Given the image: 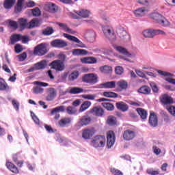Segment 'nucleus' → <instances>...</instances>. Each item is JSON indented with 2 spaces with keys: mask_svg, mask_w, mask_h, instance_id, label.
<instances>
[{
  "mask_svg": "<svg viewBox=\"0 0 175 175\" xmlns=\"http://www.w3.org/2000/svg\"><path fill=\"white\" fill-rule=\"evenodd\" d=\"M137 113L140 116L142 120H146L147 118V111L143 108H137Z\"/></svg>",
  "mask_w": 175,
  "mask_h": 175,
  "instance_id": "c85d7f7f",
  "label": "nucleus"
},
{
  "mask_svg": "<svg viewBox=\"0 0 175 175\" xmlns=\"http://www.w3.org/2000/svg\"><path fill=\"white\" fill-rule=\"evenodd\" d=\"M48 95L46 97V100L48 102H51V100H54V98L57 96V90L55 88H49L47 89Z\"/></svg>",
  "mask_w": 175,
  "mask_h": 175,
  "instance_id": "2eb2a0df",
  "label": "nucleus"
},
{
  "mask_svg": "<svg viewBox=\"0 0 175 175\" xmlns=\"http://www.w3.org/2000/svg\"><path fill=\"white\" fill-rule=\"evenodd\" d=\"M81 80L83 83L94 85V84H96V83L99 81V77H98V75L95 73L85 74L82 77Z\"/></svg>",
  "mask_w": 175,
  "mask_h": 175,
  "instance_id": "f257e3e1",
  "label": "nucleus"
},
{
  "mask_svg": "<svg viewBox=\"0 0 175 175\" xmlns=\"http://www.w3.org/2000/svg\"><path fill=\"white\" fill-rule=\"evenodd\" d=\"M138 92H139V94H144V95H150L151 89L147 85H144L138 90Z\"/></svg>",
  "mask_w": 175,
  "mask_h": 175,
  "instance_id": "cd10ccee",
  "label": "nucleus"
},
{
  "mask_svg": "<svg viewBox=\"0 0 175 175\" xmlns=\"http://www.w3.org/2000/svg\"><path fill=\"white\" fill-rule=\"evenodd\" d=\"M106 145V137L105 135H96L91 141V146L98 148L100 147H105Z\"/></svg>",
  "mask_w": 175,
  "mask_h": 175,
  "instance_id": "f03ea898",
  "label": "nucleus"
},
{
  "mask_svg": "<svg viewBox=\"0 0 175 175\" xmlns=\"http://www.w3.org/2000/svg\"><path fill=\"white\" fill-rule=\"evenodd\" d=\"M63 36H64V38H66V39H68V40H70L71 42H75V43H79V44H77V47H81L82 49H85L86 47L85 44L83 43V42H81L80 40L77 38V37L74 36H70L66 33H64L63 34Z\"/></svg>",
  "mask_w": 175,
  "mask_h": 175,
  "instance_id": "1a4fd4ad",
  "label": "nucleus"
},
{
  "mask_svg": "<svg viewBox=\"0 0 175 175\" xmlns=\"http://www.w3.org/2000/svg\"><path fill=\"white\" fill-rule=\"evenodd\" d=\"M51 46L56 49H64L68 46V42L62 39H55L51 41Z\"/></svg>",
  "mask_w": 175,
  "mask_h": 175,
  "instance_id": "6e6552de",
  "label": "nucleus"
},
{
  "mask_svg": "<svg viewBox=\"0 0 175 175\" xmlns=\"http://www.w3.org/2000/svg\"><path fill=\"white\" fill-rule=\"evenodd\" d=\"M47 64H46V62L41 61L38 63H36L34 65L35 70H40V69H44Z\"/></svg>",
  "mask_w": 175,
  "mask_h": 175,
  "instance_id": "37998d69",
  "label": "nucleus"
},
{
  "mask_svg": "<svg viewBox=\"0 0 175 175\" xmlns=\"http://www.w3.org/2000/svg\"><path fill=\"white\" fill-rule=\"evenodd\" d=\"M39 25V19L38 18H33L27 25V28L31 29V28H35V27H38Z\"/></svg>",
  "mask_w": 175,
  "mask_h": 175,
  "instance_id": "e433bc0d",
  "label": "nucleus"
},
{
  "mask_svg": "<svg viewBox=\"0 0 175 175\" xmlns=\"http://www.w3.org/2000/svg\"><path fill=\"white\" fill-rule=\"evenodd\" d=\"M46 8L49 13H57V12H58V6L54 3H46Z\"/></svg>",
  "mask_w": 175,
  "mask_h": 175,
  "instance_id": "6ab92c4d",
  "label": "nucleus"
},
{
  "mask_svg": "<svg viewBox=\"0 0 175 175\" xmlns=\"http://www.w3.org/2000/svg\"><path fill=\"white\" fill-rule=\"evenodd\" d=\"M150 17L152 20H154L158 24L162 25V27H169V21H167V20H166V18H165L161 14L154 12L150 15Z\"/></svg>",
  "mask_w": 175,
  "mask_h": 175,
  "instance_id": "7ed1b4c3",
  "label": "nucleus"
},
{
  "mask_svg": "<svg viewBox=\"0 0 175 175\" xmlns=\"http://www.w3.org/2000/svg\"><path fill=\"white\" fill-rule=\"evenodd\" d=\"M96 132V131L93 127L85 129L82 131V137L85 139H91V137L95 135Z\"/></svg>",
  "mask_w": 175,
  "mask_h": 175,
  "instance_id": "9d476101",
  "label": "nucleus"
},
{
  "mask_svg": "<svg viewBox=\"0 0 175 175\" xmlns=\"http://www.w3.org/2000/svg\"><path fill=\"white\" fill-rule=\"evenodd\" d=\"M12 105L13 107L16 110V111H18L20 110V103L17 101L16 99H12Z\"/></svg>",
  "mask_w": 175,
  "mask_h": 175,
  "instance_id": "864d4df0",
  "label": "nucleus"
},
{
  "mask_svg": "<svg viewBox=\"0 0 175 175\" xmlns=\"http://www.w3.org/2000/svg\"><path fill=\"white\" fill-rule=\"evenodd\" d=\"M79 17H82L83 18H87V17L90 16V12L87 10H81L79 11H77L75 12Z\"/></svg>",
  "mask_w": 175,
  "mask_h": 175,
  "instance_id": "72a5a7b5",
  "label": "nucleus"
},
{
  "mask_svg": "<svg viewBox=\"0 0 175 175\" xmlns=\"http://www.w3.org/2000/svg\"><path fill=\"white\" fill-rule=\"evenodd\" d=\"M31 116L32 118V120L34 121L35 124H37V125H39L40 120L38 116H36V115L33 112H31Z\"/></svg>",
  "mask_w": 175,
  "mask_h": 175,
  "instance_id": "e2e57ef3",
  "label": "nucleus"
},
{
  "mask_svg": "<svg viewBox=\"0 0 175 175\" xmlns=\"http://www.w3.org/2000/svg\"><path fill=\"white\" fill-rule=\"evenodd\" d=\"M23 2L17 1L16 6L14 7V13H21L23 12Z\"/></svg>",
  "mask_w": 175,
  "mask_h": 175,
  "instance_id": "a18cd8bd",
  "label": "nucleus"
},
{
  "mask_svg": "<svg viewBox=\"0 0 175 175\" xmlns=\"http://www.w3.org/2000/svg\"><path fill=\"white\" fill-rule=\"evenodd\" d=\"M91 121H92L91 117L88 116H83L79 119V124H81V126H84L90 125V124H91Z\"/></svg>",
  "mask_w": 175,
  "mask_h": 175,
  "instance_id": "a211bd4d",
  "label": "nucleus"
},
{
  "mask_svg": "<svg viewBox=\"0 0 175 175\" xmlns=\"http://www.w3.org/2000/svg\"><path fill=\"white\" fill-rule=\"evenodd\" d=\"M0 80H2L0 81V91H5V90H8L9 85H8V83L3 79L1 78Z\"/></svg>",
  "mask_w": 175,
  "mask_h": 175,
  "instance_id": "de8ad7c7",
  "label": "nucleus"
},
{
  "mask_svg": "<svg viewBox=\"0 0 175 175\" xmlns=\"http://www.w3.org/2000/svg\"><path fill=\"white\" fill-rule=\"evenodd\" d=\"M102 88H116V81H109L101 84Z\"/></svg>",
  "mask_w": 175,
  "mask_h": 175,
  "instance_id": "c03bdc74",
  "label": "nucleus"
},
{
  "mask_svg": "<svg viewBox=\"0 0 175 175\" xmlns=\"http://www.w3.org/2000/svg\"><path fill=\"white\" fill-rule=\"evenodd\" d=\"M33 84L38 87H49V83L39 81H34Z\"/></svg>",
  "mask_w": 175,
  "mask_h": 175,
  "instance_id": "5fc2aeb1",
  "label": "nucleus"
},
{
  "mask_svg": "<svg viewBox=\"0 0 175 175\" xmlns=\"http://www.w3.org/2000/svg\"><path fill=\"white\" fill-rule=\"evenodd\" d=\"M88 51L85 49H75L72 51L73 55H87Z\"/></svg>",
  "mask_w": 175,
  "mask_h": 175,
  "instance_id": "58836bf2",
  "label": "nucleus"
},
{
  "mask_svg": "<svg viewBox=\"0 0 175 175\" xmlns=\"http://www.w3.org/2000/svg\"><path fill=\"white\" fill-rule=\"evenodd\" d=\"M148 13V9L142 7L139 8L134 11V14L136 17H143L144 15Z\"/></svg>",
  "mask_w": 175,
  "mask_h": 175,
  "instance_id": "f3484780",
  "label": "nucleus"
},
{
  "mask_svg": "<svg viewBox=\"0 0 175 175\" xmlns=\"http://www.w3.org/2000/svg\"><path fill=\"white\" fill-rule=\"evenodd\" d=\"M116 50L118 51L120 54H123V55H126L127 57H132V54L130 53L126 49L118 46L116 47Z\"/></svg>",
  "mask_w": 175,
  "mask_h": 175,
  "instance_id": "a878e982",
  "label": "nucleus"
},
{
  "mask_svg": "<svg viewBox=\"0 0 175 175\" xmlns=\"http://www.w3.org/2000/svg\"><path fill=\"white\" fill-rule=\"evenodd\" d=\"M143 35L144 38L152 39V38L157 36V35H166V33L161 29H148L143 31Z\"/></svg>",
  "mask_w": 175,
  "mask_h": 175,
  "instance_id": "20e7f679",
  "label": "nucleus"
},
{
  "mask_svg": "<svg viewBox=\"0 0 175 175\" xmlns=\"http://www.w3.org/2000/svg\"><path fill=\"white\" fill-rule=\"evenodd\" d=\"M116 143V136H114V133L113 131H109L107 133V146L108 148H111Z\"/></svg>",
  "mask_w": 175,
  "mask_h": 175,
  "instance_id": "9b49d317",
  "label": "nucleus"
},
{
  "mask_svg": "<svg viewBox=\"0 0 175 175\" xmlns=\"http://www.w3.org/2000/svg\"><path fill=\"white\" fill-rule=\"evenodd\" d=\"M110 172L111 173H112V174L114 175H124V174H122V172L116 168H110Z\"/></svg>",
  "mask_w": 175,
  "mask_h": 175,
  "instance_id": "bf43d9fd",
  "label": "nucleus"
},
{
  "mask_svg": "<svg viewBox=\"0 0 175 175\" xmlns=\"http://www.w3.org/2000/svg\"><path fill=\"white\" fill-rule=\"evenodd\" d=\"M103 31L107 39H109V40H116V33H114L113 27L110 26H104L103 27Z\"/></svg>",
  "mask_w": 175,
  "mask_h": 175,
  "instance_id": "423d86ee",
  "label": "nucleus"
},
{
  "mask_svg": "<svg viewBox=\"0 0 175 175\" xmlns=\"http://www.w3.org/2000/svg\"><path fill=\"white\" fill-rule=\"evenodd\" d=\"M116 33L120 39H125V36H128V33L125 31V29L121 27L116 29Z\"/></svg>",
  "mask_w": 175,
  "mask_h": 175,
  "instance_id": "4be33fe9",
  "label": "nucleus"
},
{
  "mask_svg": "<svg viewBox=\"0 0 175 175\" xmlns=\"http://www.w3.org/2000/svg\"><path fill=\"white\" fill-rule=\"evenodd\" d=\"M66 112H67V114H69L70 116H72V114H76V113H77V109L75 107L68 106L66 108Z\"/></svg>",
  "mask_w": 175,
  "mask_h": 175,
  "instance_id": "09e8293b",
  "label": "nucleus"
},
{
  "mask_svg": "<svg viewBox=\"0 0 175 175\" xmlns=\"http://www.w3.org/2000/svg\"><path fill=\"white\" fill-rule=\"evenodd\" d=\"M15 3L16 0H5L3 5L4 9H10Z\"/></svg>",
  "mask_w": 175,
  "mask_h": 175,
  "instance_id": "c756f323",
  "label": "nucleus"
},
{
  "mask_svg": "<svg viewBox=\"0 0 175 175\" xmlns=\"http://www.w3.org/2000/svg\"><path fill=\"white\" fill-rule=\"evenodd\" d=\"M83 62L85 64H96V62H98V59L96 57H84L83 59Z\"/></svg>",
  "mask_w": 175,
  "mask_h": 175,
  "instance_id": "c9c22d12",
  "label": "nucleus"
},
{
  "mask_svg": "<svg viewBox=\"0 0 175 175\" xmlns=\"http://www.w3.org/2000/svg\"><path fill=\"white\" fill-rule=\"evenodd\" d=\"M91 113L97 117H103V116H105V110L99 106L93 107L91 110Z\"/></svg>",
  "mask_w": 175,
  "mask_h": 175,
  "instance_id": "dca6fc26",
  "label": "nucleus"
},
{
  "mask_svg": "<svg viewBox=\"0 0 175 175\" xmlns=\"http://www.w3.org/2000/svg\"><path fill=\"white\" fill-rule=\"evenodd\" d=\"M101 105L108 111H113L114 110V105L110 103H102Z\"/></svg>",
  "mask_w": 175,
  "mask_h": 175,
  "instance_id": "49530a36",
  "label": "nucleus"
},
{
  "mask_svg": "<svg viewBox=\"0 0 175 175\" xmlns=\"http://www.w3.org/2000/svg\"><path fill=\"white\" fill-rule=\"evenodd\" d=\"M34 55H38L42 57V55H45L47 54V46L46 43H41L35 46L33 50Z\"/></svg>",
  "mask_w": 175,
  "mask_h": 175,
  "instance_id": "39448f33",
  "label": "nucleus"
},
{
  "mask_svg": "<svg viewBox=\"0 0 175 175\" xmlns=\"http://www.w3.org/2000/svg\"><path fill=\"white\" fill-rule=\"evenodd\" d=\"M146 173L150 175H158L159 174V170H154L152 169H148Z\"/></svg>",
  "mask_w": 175,
  "mask_h": 175,
  "instance_id": "13d9d810",
  "label": "nucleus"
},
{
  "mask_svg": "<svg viewBox=\"0 0 175 175\" xmlns=\"http://www.w3.org/2000/svg\"><path fill=\"white\" fill-rule=\"evenodd\" d=\"M72 122V119L70 118H63L59 120L58 124L61 128H65L67 125H69Z\"/></svg>",
  "mask_w": 175,
  "mask_h": 175,
  "instance_id": "aec40b11",
  "label": "nucleus"
},
{
  "mask_svg": "<svg viewBox=\"0 0 175 175\" xmlns=\"http://www.w3.org/2000/svg\"><path fill=\"white\" fill-rule=\"evenodd\" d=\"M19 61H25L27 59V53L23 52V53L17 55Z\"/></svg>",
  "mask_w": 175,
  "mask_h": 175,
  "instance_id": "69168bd1",
  "label": "nucleus"
},
{
  "mask_svg": "<svg viewBox=\"0 0 175 175\" xmlns=\"http://www.w3.org/2000/svg\"><path fill=\"white\" fill-rule=\"evenodd\" d=\"M103 95L106 98H118V94L113 92H104Z\"/></svg>",
  "mask_w": 175,
  "mask_h": 175,
  "instance_id": "8fccbe9b",
  "label": "nucleus"
},
{
  "mask_svg": "<svg viewBox=\"0 0 175 175\" xmlns=\"http://www.w3.org/2000/svg\"><path fill=\"white\" fill-rule=\"evenodd\" d=\"M116 107L118 110H120L121 111H128V109H129L128 105L124 102L117 103Z\"/></svg>",
  "mask_w": 175,
  "mask_h": 175,
  "instance_id": "393cba45",
  "label": "nucleus"
},
{
  "mask_svg": "<svg viewBox=\"0 0 175 175\" xmlns=\"http://www.w3.org/2000/svg\"><path fill=\"white\" fill-rule=\"evenodd\" d=\"M14 49H15V53H16V54H18L21 53V51H23V46L20 44H17L14 46Z\"/></svg>",
  "mask_w": 175,
  "mask_h": 175,
  "instance_id": "338daca9",
  "label": "nucleus"
},
{
  "mask_svg": "<svg viewBox=\"0 0 175 175\" xmlns=\"http://www.w3.org/2000/svg\"><path fill=\"white\" fill-rule=\"evenodd\" d=\"M68 92L69 94H81L82 92H84V89L81 88L74 87V88H71L69 90Z\"/></svg>",
  "mask_w": 175,
  "mask_h": 175,
  "instance_id": "2f4dec72",
  "label": "nucleus"
},
{
  "mask_svg": "<svg viewBox=\"0 0 175 175\" xmlns=\"http://www.w3.org/2000/svg\"><path fill=\"white\" fill-rule=\"evenodd\" d=\"M99 69L101 73H104L105 75H109L113 72V68L107 65L102 66Z\"/></svg>",
  "mask_w": 175,
  "mask_h": 175,
  "instance_id": "5701e85b",
  "label": "nucleus"
},
{
  "mask_svg": "<svg viewBox=\"0 0 175 175\" xmlns=\"http://www.w3.org/2000/svg\"><path fill=\"white\" fill-rule=\"evenodd\" d=\"M64 111H65V106H59V107H56L55 108L53 109L51 114L52 116H54V114H55V113H64Z\"/></svg>",
  "mask_w": 175,
  "mask_h": 175,
  "instance_id": "79ce46f5",
  "label": "nucleus"
},
{
  "mask_svg": "<svg viewBox=\"0 0 175 175\" xmlns=\"http://www.w3.org/2000/svg\"><path fill=\"white\" fill-rule=\"evenodd\" d=\"M115 73L119 75H122L124 73V68L121 66H116L115 68Z\"/></svg>",
  "mask_w": 175,
  "mask_h": 175,
  "instance_id": "6e6d98bb",
  "label": "nucleus"
},
{
  "mask_svg": "<svg viewBox=\"0 0 175 175\" xmlns=\"http://www.w3.org/2000/svg\"><path fill=\"white\" fill-rule=\"evenodd\" d=\"M21 40V34H13L10 37L11 44H14Z\"/></svg>",
  "mask_w": 175,
  "mask_h": 175,
  "instance_id": "473e14b6",
  "label": "nucleus"
},
{
  "mask_svg": "<svg viewBox=\"0 0 175 175\" xmlns=\"http://www.w3.org/2000/svg\"><path fill=\"white\" fill-rule=\"evenodd\" d=\"M44 89L40 86H36L33 88V92L36 94H43Z\"/></svg>",
  "mask_w": 175,
  "mask_h": 175,
  "instance_id": "3c124183",
  "label": "nucleus"
},
{
  "mask_svg": "<svg viewBox=\"0 0 175 175\" xmlns=\"http://www.w3.org/2000/svg\"><path fill=\"white\" fill-rule=\"evenodd\" d=\"M57 25L60 27V28H62L66 31V32H68V33H76V31H73L72 29L68 27V25L62 23L57 22Z\"/></svg>",
  "mask_w": 175,
  "mask_h": 175,
  "instance_id": "b1692460",
  "label": "nucleus"
},
{
  "mask_svg": "<svg viewBox=\"0 0 175 175\" xmlns=\"http://www.w3.org/2000/svg\"><path fill=\"white\" fill-rule=\"evenodd\" d=\"M91 106V102L90 101H85L83 103V104L81 105L80 109L79 110V113H83V111H85L87 109H88Z\"/></svg>",
  "mask_w": 175,
  "mask_h": 175,
  "instance_id": "4c0bfd02",
  "label": "nucleus"
},
{
  "mask_svg": "<svg viewBox=\"0 0 175 175\" xmlns=\"http://www.w3.org/2000/svg\"><path fill=\"white\" fill-rule=\"evenodd\" d=\"M50 66H51L52 69H55V70H57L58 72H62L65 69V64H64V62L57 59L53 61Z\"/></svg>",
  "mask_w": 175,
  "mask_h": 175,
  "instance_id": "0eeeda50",
  "label": "nucleus"
},
{
  "mask_svg": "<svg viewBox=\"0 0 175 175\" xmlns=\"http://www.w3.org/2000/svg\"><path fill=\"white\" fill-rule=\"evenodd\" d=\"M18 24L21 29L28 28V21L24 18H21L18 20Z\"/></svg>",
  "mask_w": 175,
  "mask_h": 175,
  "instance_id": "bb28decb",
  "label": "nucleus"
},
{
  "mask_svg": "<svg viewBox=\"0 0 175 175\" xmlns=\"http://www.w3.org/2000/svg\"><path fill=\"white\" fill-rule=\"evenodd\" d=\"M135 136L136 133L131 129L124 131L123 133V139L124 140H126L127 142H129V140H133Z\"/></svg>",
  "mask_w": 175,
  "mask_h": 175,
  "instance_id": "ddd939ff",
  "label": "nucleus"
},
{
  "mask_svg": "<svg viewBox=\"0 0 175 175\" xmlns=\"http://www.w3.org/2000/svg\"><path fill=\"white\" fill-rule=\"evenodd\" d=\"M42 33L44 36H50V35H53V33H54V29L51 27H47L42 31Z\"/></svg>",
  "mask_w": 175,
  "mask_h": 175,
  "instance_id": "a19ab883",
  "label": "nucleus"
},
{
  "mask_svg": "<svg viewBox=\"0 0 175 175\" xmlns=\"http://www.w3.org/2000/svg\"><path fill=\"white\" fill-rule=\"evenodd\" d=\"M148 122L150 126H153V128L158 126V116L155 112L150 111Z\"/></svg>",
  "mask_w": 175,
  "mask_h": 175,
  "instance_id": "f8f14e48",
  "label": "nucleus"
},
{
  "mask_svg": "<svg viewBox=\"0 0 175 175\" xmlns=\"http://www.w3.org/2000/svg\"><path fill=\"white\" fill-rule=\"evenodd\" d=\"M157 72H158L159 75H160L161 76H164L165 77H169L173 76V75H172L171 73L167 72H165V71H162L161 70H159Z\"/></svg>",
  "mask_w": 175,
  "mask_h": 175,
  "instance_id": "680f3d73",
  "label": "nucleus"
},
{
  "mask_svg": "<svg viewBox=\"0 0 175 175\" xmlns=\"http://www.w3.org/2000/svg\"><path fill=\"white\" fill-rule=\"evenodd\" d=\"M31 12H32L33 16H34L35 17H37L38 16H40V10L38 7L32 9Z\"/></svg>",
  "mask_w": 175,
  "mask_h": 175,
  "instance_id": "052dcab7",
  "label": "nucleus"
},
{
  "mask_svg": "<svg viewBox=\"0 0 175 175\" xmlns=\"http://www.w3.org/2000/svg\"><path fill=\"white\" fill-rule=\"evenodd\" d=\"M168 113L171 114L173 117H175V107L174 106H170L166 107Z\"/></svg>",
  "mask_w": 175,
  "mask_h": 175,
  "instance_id": "4d7b16f0",
  "label": "nucleus"
},
{
  "mask_svg": "<svg viewBox=\"0 0 175 175\" xmlns=\"http://www.w3.org/2000/svg\"><path fill=\"white\" fill-rule=\"evenodd\" d=\"M80 76V73L77 70H75L71 72L68 76L69 81H75V80L77 79V78Z\"/></svg>",
  "mask_w": 175,
  "mask_h": 175,
  "instance_id": "f704fd0d",
  "label": "nucleus"
},
{
  "mask_svg": "<svg viewBox=\"0 0 175 175\" xmlns=\"http://www.w3.org/2000/svg\"><path fill=\"white\" fill-rule=\"evenodd\" d=\"M9 25L11 26L12 28H14L15 29H17L18 28V24L14 21H10Z\"/></svg>",
  "mask_w": 175,
  "mask_h": 175,
  "instance_id": "774afa93",
  "label": "nucleus"
},
{
  "mask_svg": "<svg viewBox=\"0 0 175 175\" xmlns=\"http://www.w3.org/2000/svg\"><path fill=\"white\" fill-rule=\"evenodd\" d=\"M160 102L162 103V105H172V103H174L173 100V98H172L168 94H163L160 97Z\"/></svg>",
  "mask_w": 175,
  "mask_h": 175,
  "instance_id": "4468645a",
  "label": "nucleus"
},
{
  "mask_svg": "<svg viewBox=\"0 0 175 175\" xmlns=\"http://www.w3.org/2000/svg\"><path fill=\"white\" fill-rule=\"evenodd\" d=\"M21 40H22V43L27 44L29 42V37L28 36H22L21 34Z\"/></svg>",
  "mask_w": 175,
  "mask_h": 175,
  "instance_id": "0e129e2a",
  "label": "nucleus"
},
{
  "mask_svg": "<svg viewBox=\"0 0 175 175\" xmlns=\"http://www.w3.org/2000/svg\"><path fill=\"white\" fill-rule=\"evenodd\" d=\"M118 88H120V91L126 90L128 88V82L125 81H120L116 83Z\"/></svg>",
  "mask_w": 175,
  "mask_h": 175,
  "instance_id": "7c9ffc66",
  "label": "nucleus"
},
{
  "mask_svg": "<svg viewBox=\"0 0 175 175\" xmlns=\"http://www.w3.org/2000/svg\"><path fill=\"white\" fill-rule=\"evenodd\" d=\"M85 37L88 40H95V31L93 30H88L85 32Z\"/></svg>",
  "mask_w": 175,
  "mask_h": 175,
  "instance_id": "ea45409f",
  "label": "nucleus"
},
{
  "mask_svg": "<svg viewBox=\"0 0 175 175\" xmlns=\"http://www.w3.org/2000/svg\"><path fill=\"white\" fill-rule=\"evenodd\" d=\"M109 125H116L117 124V119L114 116H109L107 120Z\"/></svg>",
  "mask_w": 175,
  "mask_h": 175,
  "instance_id": "603ef678",
  "label": "nucleus"
},
{
  "mask_svg": "<svg viewBox=\"0 0 175 175\" xmlns=\"http://www.w3.org/2000/svg\"><path fill=\"white\" fill-rule=\"evenodd\" d=\"M5 166H7L8 169L12 173H14L15 174H18V168L17 166H16V165L13 164V163L8 161L5 163Z\"/></svg>",
  "mask_w": 175,
  "mask_h": 175,
  "instance_id": "412c9836",
  "label": "nucleus"
}]
</instances>
